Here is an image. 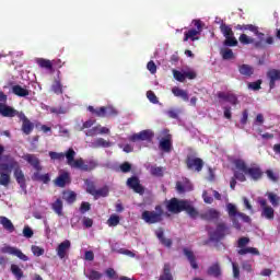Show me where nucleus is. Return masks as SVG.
Segmentation results:
<instances>
[{"label": "nucleus", "instance_id": "1a4fd4ad", "mask_svg": "<svg viewBox=\"0 0 280 280\" xmlns=\"http://www.w3.org/2000/svg\"><path fill=\"white\" fill-rule=\"evenodd\" d=\"M88 110L96 117H116L117 115V109L113 106H103L96 109L93 106H89Z\"/></svg>", "mask_w": 280, "mask_h": 280}, {"label": "nucleus", "instance_id": "de8ad7c7", "mask_svg": "<svg viewBox=\"0 0 280 280\" xmlns=\"http://www.w3.org/2000/svg\"><path fill=\"white\" fill-rule=\"evenodd\" d=\"M105 275L109 280H119V273L113 268H107Z\"/></svg>", "mask_w": 280, "mask_h": 280}, {"label": "nucleus", "instance_id": "0eeeda50", "mask_svg": "<svg viewBox=\"0 0 280 280\" xmlns=\"http://www.w3.org/2000/svg\"><path fill=\"white\" fill-rule=\"evenodd\" d=\"M86 192L93 196L94 200H100V198H108L110 194V188L108 186H103L102 188H96L95 183L88 182Z\"/></svg>", "mask_w": 280, "mask_h": 280}, {"label": "nucleus", "instance_id": "680f3d73", "mask_svg": "<svg viewBox=\"0 0 280 280\" xmlns=\"http://www.w3.org/2000/svg\"><path fill=\"white\" fill-rule=\"evenodd\" d=\"M147 97L151 104H159V97H156V94L152 91L147 92Z\"/></svg>", "mask_w": 280, "mask_h": 280}, {"label": "nucleus", "instance_id": "ddd939ff", "mask_svg": "<svg viewBox=\"0 0 280 280\" xmlns=\"http://www.w3.org/2000/svg\"><path fill=\"white\" fill-rule=\"evenodd\" d=\"M226 209H228V215L232 221L234 229H237V231H240V229H242V224H240V221L237 220V218L240 217L241 212L237 211V207L233 203H228Z\"/></svg>", "mask_w": 280, "mask_h": 280}, {"label": "nucleus", "instance_id": "bf43d9fd", "mask_svg": "<svg viewBox=\"0 0 280 280\" xmlns=\"http://www.w3.org/2000/svg\"><path fill=\"white\" fill-rule=\"evenodd\" d=\"M49 113H51L52 115H65L67 110L63 109L62 106H59V107H50Z\"/></svg>", "mask_w": 280, "mask_h": 280}, {"label": "nucleus", "instance_id": "6e6d98bb", "mask_svg": "<svg viewBox=\"0 0 280 280\" xmlns=\"http://www.w3.org/2000/svg\"><path fill=\"white\" fill-rule=\"evenodd\" d=\"M247 244H250V238L243 236L241 238H238L237 241V246L238 248H246Z\"/></svg>", "mask_w": 280, "mask_h": 280}, {"label": "nucleus", "instance_id": "a878e982", "mask_svg": "<svg viewBox=\"0 0 280 280\" xmlns=\"http://www.w3.org/2000/svg\"><path fill=\"white\" fill-rule=\"evenodd\" d=\"M109 132H110V129L102 126H96L85 131V135L86 137H95L96 135H108Z\"/></svg>", "mask_w": 280, "mask_h": 280}, {"label": "nucleus", "instance_id": "4be33fe9", "mask_svg": "<svg viewBox=\"0 0 280 280\" xmlns=\"http://www.w3.org/2000/svg\"><path fill=\"white\" fill-rule=\"evenodd\" d=\"M155 236L158 237L162 246H165L166 248H172V238L165 237V232L163 231V228H160L155 231Z\"/></svg>", "mask_w": 280, "mask_h": 280}, {"label": "nucleus", "instance_id": "9b49d317", "mask_svg": "<svg viewBox=\"0 0 280 280\" xmlns=\"http://www.w3.org/2000/svg\"><path fill=\"white\" fill-rule=\"evenodd\" d=\"M258 205H260L261 207V218H265V220H275V208L271 206H268V201L262 198L259 197L257 200Z\"/></svg>", "mask_w": 280, "mask_h": 280}, {"label": "nucleus", "instance_id": "aec40b11", "mask_svg": "<svg viewBox=\"0 0 280 280\" xmlns=\"http://www.w3.org/2000/svg\"><path fill=\"white\" fill-rule=\"evenodd\" d=\"M0 115L1 117H16L19 115V110L5 103H0Z\"/></svg>", "mask_w": 280, "mask_h": 280}, {"label": "nucleus", "instance_id": "c756f323", "mask_svg": "<svg viewBox=\"0 0 280 280\" xmlns=\"http://www.w3.org/2000/svg\"><path fill=\"white\" fill-rule=\"evenodd\" d=\"M237 180H240V183H246V175H244V173H242L240 170L234 172V177L230 182L231 189H235Z\"/></svg>", "mask_w": 280, "mask_h": 280}, {"label": "nucleus", "instance_id": "49530a36", "mask_svg": "<svg viewBox=\"0 0 280 280\" xmlns=\"http://www.w3.org/2000/svg\"><path fill=\"white\" fill-rule=\"evenodd\" d=\"M267 197L272 207H279L280 197L275 192H267Z\"/></svg>", "mask_w": 280, "mask_h": 280}, {"label": "nucleus", "instance_id": "09e8293b", "mask_svg": "<svg viewBox=\"0 0 280 280\" xmlns=\"http://www.w3.org/2000/svg\"><path fill=\"white\" fill-rule=\"evenodd\" d=\"M221 56H222L223 60H232V58H234L233 50L230 48H222Z\"/></svg>", "mask_w": 280, "mask_h": 280}, {"label": "nucleus", "instance_id": "f704fd0d", "mask_svg": "<svg viewBox=\"0 0 280 280\" xmlns=\"http://www.w3.org/2000/svg\"><path fill=\"white\" fill-rule=\"evenodd\" d=\"M159 280H174V276H172V266L170 264H164L163 273L160 276Z\"/></svg>", "mask_w": 280, "mask_h": 280}, {"label": "nucleus", "instance_id": "338daca9", "mask_svg": "<svg viewBox=\"0 0 280 280\" xmlns=\"http://www.w3.org/2000/svg\"><path fill=\"white\" fill-rule=\"evenodd\" d=\"M232 269L234 279H240V266H237L235 262H232Z\"/></svg>", "mask_w": 280, "mask_h": 280}, {"label": "nucleus", "instance_id": "e2e57ef3", "mask_svg": "<svg viewBox=\"0 0 280 280\" xmlns=\"http://www.w3.org/2000/svg\"><path fill=\"white\" fill-rule=\"evenodd\" d=\"M32 253H33V255H36V257H40V256L45 255V249H43L39 246L33 245Z\"/></svg>", "mask_w": 280, "mask_h": 280}, {"label": "nucleus", "instance_id": "8fccbe9b", "mask_svg": "<svg viewBox=\"0 0 280 280\" xmlns=\"http://www.w3.org/2000/svg\"><path fill=\"white\" fill-rule=\"evenodd\" d=\"M63 198L69 205H73L78 196L73 191H69V192H63Z\"/></svg>", "mask_w": 280, "mask_h": 280}, {"label": "nucleus", "instance_id": "603ef678", "mask_svg": "<svg viewBox=\"0 0 280 280\" xmlns=\"http://www.w3.org/2000/svg\"><path fill=\"white\" fill-rule=\"evenodd\" d=\"M0 185H2V187H8V185H10L9 173H0Z\"/></svg>", "mask_w": 280, "mask_h": 280}, {"label": "nucleus", "instance_id": "c9c22d12", "mask_svg": "<svg viewBox=\"0 0 280 280\" xmlns=\"http://www.w3.org/2000/svg\"><path fill=\"white\" fill-rule=\"evenodd\" d=\"M33 131H34V122H31L30 119H25L22 122V132L24 135H32Z\"/></svg>", "mask_w": 280, "mask_h": 280}, {"label": "nucleus", "instance_id": "7c9ffc66", "mask_svg": "<svg viewBox=\"0 0 280 280\" xmlns=\"http://www.w3.org/2000/svg\"><path fill=\"white\" fill-rule=\"evenodd\" d=\"M184 211H186V213L192 220H196V218H198V215L200 217V213L198 212V210L195 207H192L188 200H186V202L184 203Z\"/></svg>", "mask_w": 280, "mask_h": 280}, {"label": "nucleus", "instance_id": "cd10ccee", "mask_svg": "<svg viewBox=\"0 0 280 280\" xmlns=\"http://www.w3.org/2000/svg\"><path fill=\"white\" fill-rule=\"evenodd\" d=\"M183 253H184L185 257L188 259L191 268L194 270H198V262L196 261V255H194V252H191L189 248L185 247L183 249Z\"/></svg>", "mask_w": 280, "mask_h": 280}, {"label": "nucleus", "instance_id": "f03ea898", "mask_svg": "<svg viewBox=\"0 0 280 280\" xmlns=\"http://www.w3.org/2000/svg\"><path fill=\"white\" fill-rule=\"evenodd\" d=\"M141 220L145 224H161L165 220V209L161 205H156L154 210H144L141 213Z\"/></svg>", "mask_w": 280, "mask_h": 280}, {"label": "nucleus", "instance_id": "a211bd4d", "mask_svg": "<svg viewBox=\"0 0 280 280\" xmlns=\"http://www.w3.org/2000/svg\"><path fill=\"white\" fill-rule=\"evenodd\" d=\"M199 218H201V220H206L207 222H213V220L220 219V211L210 208L207 211L200 213Z\"/></svg>", "mask_w": 280, "mask_h": 280}, {"label": "nucleus", "instance_id": "5701e85b", "mask_svg": "<svg viewBox=\"0 0 280 280\" xmlns=\"http://www.w3.org/2000/svg\"><path fill=\"white\" fill-rule=\"evenodd\" d=\"M24 161L32 165L36 172H40V170H43V166H40V160H38L35 154H25Z\"/></svg>", "mask_w": 280, "mask_h": 280}, {"label": "nucleus", "instance_id": "bb28decb", "mask_svg": "<svg viewBox=\"0 0 280 280\" xmlns=\"http://www.w3.org/2000/svg\"><path fill=\"white\" fill-rule=\"evenodd\" d=\"M207 275H209V277H214L215 279L222 277V268L220 267V262L212 264L208 268Z\"/></svg>", "mask_w": 280, "mask_h": 280}, {"label": "nucleus", "instance_id": "c03bdc74", "mask_svg": "<svg viewBox=\"0 0 280 280\" xmlns=\"http://www.w3.org/2000/svg\"><path fill=\"white\" fill-rule=\"evenodd\" d=\"M89 280H100L104 277V275L95 269H91L88 275H85Z\"/></svg>", "mask_w": 280, "mask_h": 280}, {"label": "nucleus", "instance_id": "423d86ee", "mask_svg": "<svg viewBox=\"0 0 280 280\" xmlns=\"http://www.w3.org/2000/svg\"><path fill=\"white\" fill-rule=\"evenodd\" d=\"M191 23L196 28H190L189 31L184 33V43H187V40H192V43L195 40H199L200 37H198V36H200V34H202V30L205 27V24L202 23V21L192 20Z\"/></svg>", "mask_w": 280, "mask_h": 280}, {"label": "nucleus", "instance_id": "864d4df0", "mask_svg": "<svg viewBox=\"0 0 280 280\" xmlns=\"http://www.w3.org/2000/svg\"><path fill=\"white\" fill-rule=\"evenodd\" d=\"M120 219L117 214H112L109 219L107 220L108 226H117L119 225Z\"/></svg>", "mask_w": 280, "mask_h": 280}, {"label": "nucleus", "instance_id": "774afa93", "mask_svg": "<svg viewBox=\"0 0 280 280\" xmlns=\"http://www.w3.org/2000/svg\"><path fill=\"white\" fill-rule=\"evenodd\" d=\"M147 69L152 74L156 73V63H154L152 60L149 61L148 65H147Z\"/></svg>", "mask_w": 280, "mask_h": 280}, {"label": "nucleus", "instance_id": "412c9836", "mask_svg": "<svg viewBox=\"0 0 280 280\" xmlns=\"http://www.w3.org/2000/svg\"><path fill=\"white\" fill-rule=\"evenodd\" d=\"M267 78L269 80V89H275V86H277V82L280 81V70L279 69H270L267 72Z\"/></svg>", "mask_w": 280, "mask_h": 280}, {"label": "nucleus", "instance_id": "2eb2a0df", "mask_svg": "<svg viewBox=\"0 0 280 280\" xmlns=\"http://www.w3.org/2000/svg\"><path fill=\"white\" fill-rule=\"evenodd\" d=\"M127 187H129V189H132L135 194H139L140 196H143V194H145V188H143V185H141V182L137 176H131L127 179Z\"/></svg>", "mask_w": 280, "mask_h": 280}, {"label": "nucleus", "instance_id": "13d9d810", "mask_svg": "<svg viewBox=\"0 0 280 280\" xmlns=\"http://www.w3.org/2000/svg\"><path fill=\"white\" fill-rule=\"evenodd\" d=\"M152 176L162 177L163 176V167L161 166H151Z\"/></svg>", "mask_w": 280, "mask_h": 280}, {"label": "nucleus", "instance_id": "ea45409f", "mask_svg": "<svg viewBox=\"0 0 280 280\" xmlns=\"http://www.w3.org/2000/svg\"><path fill=\"white\" fill-rule=\"evenodd\" d=\"M33 178L34 180H39L40 183H44V185H47L51 180V177H49V174L40 175L38 174V171L34 173Z\"/></svg>", "mask_w": 280, "mask_h": 280}, {"label": "nucleus", "instance_id": "e433bc0d", "mask_svg": "<svg viewBox=\"0 0 280 280\" xmlns=\"http://www.w3.org/2000/svg\"><path fill=\"white\" fill-rule=\"evenodd\" d=\"M235 30L240 32H257V26L253 24H237Z\"/></svg>", "mask_w": 280, "mask_h": 280}, {"label": "nucleus", "instance_id": "a19ab883", "mask_svg": "<svg viewBox=\"0 0 280 280\" xmlns=\"http://www.w3.org/2000/svg\"><path fill=\"white\" fill-rule=\"evenodd\" d=\"M62 199H57L52 205L51 209L57 213V215L61 217L62 215Z\"/></svg>", "mask_w": 280, "mask_h": 280}, {"label": "nucleus", "instance_id": "4468645a", "mask_svg": "<svg viewBox=\"0 0 280 280\" xmlns=\"http://www.w3.org/2000/svg\"><path fill=\"white\" fill-rule=\"evenodd\" d=\"M154 139V132L150 129L142 130L129 137V141L137 143V141H151Z\"/></svg>", "mask_w": 280, "mask_h": 280}, {"label": "nucleus", "instance_id": "7ed1b4c3", "mask_svg": "<svg viewBox=\"0 0 280 280\" xmlns=\"http://www.w3.org/2000/svg\"><path fill=\"white\" fill-rule=\"evenodd\" d=\"M234 165L244 176H250L252 180H261L264 177V171L259 166L248 167L244 160H236Z\"/></svg>", "mask_w": 280, "mask_h": 280}, {"label": "nucleus", "instance_id": "4d7b16f0", "mask_svg": "<svg viewBox=\"0 0 280 280\" xmlns=\"http://www.w3.org/2000/svg\"><path fill=\"white\" fill-rule=\"evenodd\" d=\"M23 236L26 237L27 240L34 237V230H32L30 225H25L23 229Z\"/></svg>", "mask_w": 280, "mask_h": 280}, {"label": "nucleus", "instance_id": "20e7f679", "mask_svg": "<svg viewBox=\"0 0 280 280\" xmlns=\"http://www.w3.org/2000/svg\"><path fill=\"white\" fill-rule=\"evenodd\" d=\"M12 167H15L13 175L18 185H20L23 191H26L27 182L25 180V174L23 173L21 167H19V163L14 162L12 164H1V170H3V172H12Z\"/></svg>", "mask_w": 280, "mask_h": 280}, {"label": "nucleus", "instance_id": "5fc2aeb1", "mask_svg": "<svg viewBox=\"0 0 280 280\" xmlns=\"http://www.w3.org/2000/svg\"><path fill=\"white\" fill-rule=\"evenodd\" d=\"M119 170L122 172V174H128V172L132 171V164L129 162H124L119 165Z\"/></svg>", "mask_w": 280, "mask_h": 280}, {"label": "nucleus", "instance_id": "2f4dec72", "mask_svg": "<svg viewBox=\"0 0 280 280\" xmlns=\"http://www.w3.org/2000/svg\"><path fill=\"white\" fill-rule=\"evenodd\" d=\"M172 93L175 97H180L184 102H189V94L187 93V91L178 86H174L172 88Z\"/></svg>", "mask_w": 280, "mask_h": 280}, {"label": "nucleus", "instance_id": "f3484780", "mask_svg": "<svg viewBox=\"0 0 280 280\" xmlns=\"http://www.w3.org/2000/svg\"><path fill=\"white\" fill-rule=\"evenodd\" d=\"M186 166L188 170H195V172H202V167H205V161L200 158L187 156Z\"/></svg>", "mask_w": 280, "mask_h": 280}, {"label": "nucleus", "instance_id": "6e6552de", "mask_svg": "<svg viewBox=\"0 0 280 280\" xmlns=\"http://www.w3.org/2000/svg\"><path fill=\"white\" fill-rule=\"evenodd\" d=\"M220 30L225 38L223 45L225 47H237V38H235V33H233V28H231L229 24L222 23L220 25Z\"/></svg>", "mask_w": 280, "mask_h": 280}, {"label": "nucleus", "instance_id": "4c0bfd02", "mask_svg": "<svg viewBox=\"0 0 280 280\" xmlns=\"http://www.w3.org/2000/svg\"><path fill=\"white\" fill-rule=\"evenodd\" d=\"M11 272L12 275L15 277L16 280H21L23 279V269H21V267H19V265H11Z\"/></svg>", "mask_w": 280, "mask_h": 280}, {"label": "nucleus", "instance_id": "b1692460", "mask_svg": "<svg viewBox=\"0 0 280 280\" xmlns=\"http://www.w3.org/2000/svg\"><path fill=\"white\" fill-rule=\"evenodd\" d=\"M71 248V241L66 240L61 242L57 247V255L60 259H65L67 257V250Z\"/></svg>", "mask_w": 280, "mask_h": 280}, {"label": "nucleus", "instance_id": "f8f14e48", "mask_svg": "<svg viewBox=\"0 0 280 280\" xmlns=\"http://www.w3.org/2000/svg\"><path fill=\"white\" fill-rule=\"evenodd\" d=\"M186 200L172 198L166 202V209L170 213H183Z\"/></svg>", "mask_w": 280, "mask_h": 280}, {"label": "nucleus", "instance_id": "f257e3e1", "mask_svg": "<svg viewBox=\"0 0 280 280\" xmlns=\"http://www.w3.org/2000/svg\"><path fill=\"white\" fill-rule=\"evenodd\" d=\"M49 156L51 161H62L66 156L69 167L72 170H80V172H93V170L97 167V163L93 160L88 162L82 158L75 160V150H73V148L68 149L66 153L50 151Z\"/></svg>", "mask_w": 280, "mask_h": 280}, {"label": "nucleus", "instance_id": "6ab92c4d", "mask_svg": "<svg viewBox=\"0 0 280 280\" xmlns=\"http://www.w3.org/2000/svg\"><path fill=\"white\" fill-rule=\"evenodd\" d=\"M217 97H219V100L228 102L229 104H232V106H237V104H240L237 95L233 93L218 92Z\"/></svg>", "mask_w": 280, "mask_h": 280}, {"label": "nucleus", "instance_id": "79ce46f5", "mask_svg": "<svg viewBox=\"0 0 280 280\" xmlns=\"http://www.w3.org/2000/svg\"><path fill=\"white\" fill-rule=\"evenodd\" d=\"M51 91L52 93H55L56 95H62L63 91H62V83L60 82V80H55L51 84Z\"/></svg>", "mask_w": 280, "mask_h": 280}, {"label": "nucleus", "instance_id": "58836bf2", "mask_svg": "<svg viewBox=\"0 0 280 280\" xmlns=\"http://www.w3.org/2000/svg\"><path fill=\"white\" fill-rule=\"evenodd\" d=\"M238 255H248V253L250 255H259V249H257L256 247H243L241 249L237 250Z\"/></svg>", "mask_w": 280, "mask_h": 280}, {"label": "nucleus", "instance_id": "052dcab7", "mask_svg": "<svg viewBox=\"0 0 280 280\" xmlns=\"http://www.w3.org/2000/svg\"><path fill=\"white\" fill-rule=\"evenodd\" d=\"M173 77L175 80H177V82H185V72L173 70Z\"/></svg>", "mask_w": 280, "mask_h": 280}, {"label": "nucleus", "instance_id": "c85d7f7f", "mask_svg": "<svg viewBox=\"0 0 280 280\" xmlns=\"http://www.w3.org/2000/svg\"><path fill=\"white\" fill-rule=\"evenodd\" d=\"M238 73L244 75V78H252V75L255 73V68H253L250 65L243 63L238 66Z\"/></svg>", "mask_w": 280, "mask_h": 280}, {"label": "nucleus", "instance_id": "393cba45", "mask_svg": "<svg viewBox=\"0 0 280 280\" xmlns=\"http://www.w3.org/2000/svg\"><path fill=\"white\" fill-rule=\"evenodd\" d=\"M68 183H71V176L69 175L68 172H65L60 174L56 179H55V185L56 187H67Z\"/></svg>", "mask_w": 280, "mask_h": 280}, {"label": "nucleus", "instance_id": "39448f33", "mask_svg": "<svg viewBox=\"0 0 280 280\" xmlns=\"http://www.w3.org/2000/svg\"><path fill=\"white\" fill-rule=\"evenodd\" d=\"M226 235H231V228L224 222H219L215 230L209 233V238L210 242H222Z\"/></svg>", "mask_w": 280, "mask_h": 280}, {"label": "nucleus", "instance_id": "37998d69", "mask_svg": "<svg viewBox=\"0 0 280 280\" xmlns=\"http://www.w3.org/2000/svg\"><path fill=\"white\" fill-rule=\"evenodd\" d=\"M37 65L42 69H48V70L54 69V65H51V61L49 59L38 58L37 59Z\"/></svg>", "mask_w": 280, "mask_h": 280}, {"label": "nucleus", "instance_id": "473e14b6", "mask_svg": "<svg viewBox=\"0 0 280 280\" xmlns=\"http://www.w3.org/2000/svg\"><path fill=\"white\" fill-rule=\"evenodd\" d=\"M0 224L8 233H14V223L7 217H0Z\"/></svg>", "mask_w": 280, "mask_h": 280}, {"label": "nucleus", "instance_id": "dca6fc26", "mask_svg": "<svg viewBox=\"0 0 280 280\" xmlns=\"http://www.w3.org/2000/svg\"><path fill=\"white\" fill-rule=\"evenodd\" d=\"M1 253H3V255H13L14 257L20 258L22 261H30V257H27V255L23 254L21 249L10 245L2 247Z\"/></svg>", "mask_w": 280, "mask_h": 280}, {"label": "nucleus", "instance_id": "3c124183", "mask_svg": "<svg viewBox=\"0 0 280 280\" xmlns=\"http://www.w3.org/2000/svg\"><path fill=\"white\" fill-rule=\"evenodd\" d=\"M240 43H242V45H253V43H255V39L252 37H248V35L246 34H241L238 37Z\"/></svg>", "mask_w": 280, "mask_h": 280}, {"label": "nucleus", "instance_id": "72a5a7b5", "mask_svg": "<svg viewBox=\"0 0 280 280\" xmlns=\"http://www.w3.org/2000/svg\"><path fill=\"white\" fill-rule=\"evenodd\" d=\"M12 94L18 97H27V95H30V90L18 84L12 86Z\"/></svg>", "mask_w": 280, "mask_h": 280}, {"label": "nucleus", "instance_id": "9d476101", "mask_svg": "<svg viewBox=\"0 0 280 280\" xmlns=\"http://www.w3.org/2000/svg\"><path fill=\"white\" fill-rule=\"evenodd\" d=\"M163 137L160 139L159 149L166 154L172 152L173 143H172V133L170 130L164 129L162 131Z\"/></svg>", "mask_w": 280, "mask_h": 280}, {"label": "nucleus", "instance_id": "0e129e2a", "mask_svg": "<svg viewBox=\"0 0 280 280\" xmlns=\"http://www.w3.org/2000/svg\"><path fill=\"white\" fill-rule=\"evenodd\" d=\"M248 89L252 91H259V89H261V80L248 83Z\"/></svg>", "mask_w": 280, "mask_h": 280}, {"label": "nucleus", "instance_id": "a18cd8bd", "mask_svg": "<svg viewBox=\"0 0 280 280\" xmlns=\"http://www.w3.org/2000/svg\"><path fill=\"white\" fill-rule=\"evenodd\" d=\"M110 145H113V143L104 138H98L94 141V148H110Z\"/></svg>", "mask_w": 280, "mask_h": 280}, {"label": "nucleus", "instance_id": "69168bd1", "mask_svg": "<svg viewBox=\"0 0 280 280\" xmlns=\"http://www.w3.org/2000/svg\"><path fill=\"white\" fill-rule=\"evenodd\" d=\"M86 211H91V203L83 201L80 207V212L86 213Z\"/></svg>", "mask_w": 280, "mask_h": 280}]
</instances>
